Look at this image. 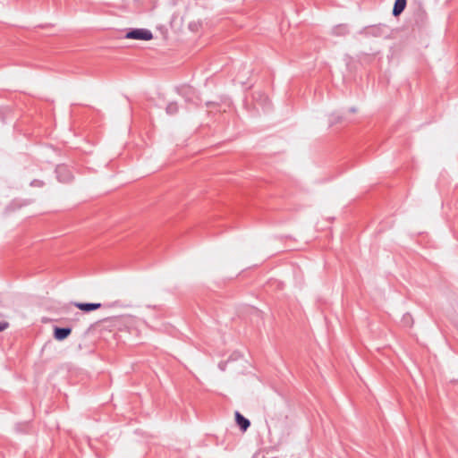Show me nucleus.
I'll return each instance as SVG.
<instances>
[{
    "label": "nucleus",
    "instance_id": "obj_1",
    "mask_svg": "<svg viewBox=\"0 0 458 458\" xmlns=\"http://www.w3.org/2000/svg\"><path fill=\"white\" fill-rule=\"evenodd\" d=\"M126 38L132 39L149 40L152 38V33L148 30L136 29L129 31L126 35Z\"/></svg>",
    "mask_w": 458,
    "mask_h": 458
},
{
    "label": "nucleus",
    "instance_id": "obj_6",
    "mask_svg": "<svg viewBox=\"0 0 458 458\" xmlns=\"http://www.w3.org/2000/svg\"><path fill=\"white\" fill-rule=\"evenodd\" d=\"M176 111H177V106H176V104H174V103L169 104V105L167 106V107H166V112H167L168 114H173L176 113Z\"/></svg>",
    "mask_w": 458,
    "mask_h": 458
},
{
    "label": "nucleus",
    "instance_id": "obj_5",
    "mask_svg": "<svg viewBox=\"0 0 458 458\" xmlns=\"http://www.w3.org/2000/svg\"><path fill=\"white\" fill-rule=\"evenodd\" d=\"M406 0H396L394 3L393 13L394 16H398L405 8Z\"/></svg>",
    "mask_w": 458,
    "mask_h": 458
},
{
    "label": "nucleus",
    "instance_id": "obj_2",
    "mask_svg": "<svg viewBox=\"0 0 458 458\" xmlns=\"http://www.w3.org/2000/svg\"><path fill=\"white\" fill-rule=\"evenodd\" d=\"M234 416H235V421H236V424L239 426L240 429L242 431V432H245L247 431V429L250 428V420H248L247 418H245L242 414H241V412L239 411H235L234 413Z\"/></svg>",
    "mask_w": 458,
    "mask_h": 458
},
{
    "label": "nucleus",
    "instance_id": "obj_4",
    "mask_svg": "<svg viewBox=\"0 0 458 458\" xmlns=\"http://www.w3.org/2000/svg\"><path fill=\"white\" fill-rule=\"evenodd\" d=\"M71 334L70 328H55V337L57 340H64Z\"/></svg>",
    "mask_w": 458,
    "mask_h": 458
},
{
    "label": "nucleus",
    "instance_id": "obj_3",
    "mask_svg": "<svg viewBox=\"0 0 458 458\" xmlns=\"http://www.w3.org/2000/svg\"><path fill=\"white\" fill-rule=\"evenodd\" d=\"M75 306L81 310L89 312L98 310L101 307L100 303H75Z\"/></svg>",
    "mask_w": 458,
    "mask_h": 458
},
{
    "label": "nucleus",
    "instance_id": "obj_8",
    "mask_svg": "<svg viewBox=\"0 0 458 458\" xmlns=\"http://www.w3.org/2000/svg\"><path fill=\"white\" fill-rule=\"evenodd\" d=\"M7 327H8V323H6V322H0V332H2L4 329H6Z\"/></svg>",
    "mask_w": 458,
    "mask_h": 458
},
{
    "label": "nucleus",
    "instance_id": "obj_7",
    "mask_svg": "<svg viewBox=\"0 0 458 458\" xmlns=\"http://www.w3.org/2000/svg\"><path fill=\"white\" fill-rule=\"evenodd\" d=\"M66 171V167L64 166H58L56 169L58 179L62 182H65L68 180V178H61V173Z\"/></svg>",
    "mask_w": 458,
    "mask_h": 458
}]
</instances>
